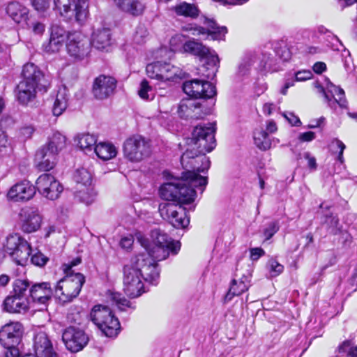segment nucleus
I'll return each instance as SVG.
<instances>
[{
    "instance_id": "1",
    "label": "nucleus",
    "mask_w": 357,
    "mask_h": 357,
    "mask_svg": "<svg viewBox=\"0 0 357 357\" xmlns=\"http://www.w3.org/2000/svg\"><path fill=\"white\" fill-rule=\"evenodd\" d=\"M215 131L213 123L194 128L190 137L185 139L186 149L181 157V163L186 171L180 178L160 187L159 192L162 199L183 204L195 201L197 196L195 188L205 187L207 184V178L199 173L208 170L210 167V160L205 154L215 147Z\"/></svg>"
},
{
    "instance_id": "2",
    "label": "nucleus",
    "mask_w": 357,
    "mask_h": 357,
    "mask_svg": "<svg viewBox=\"0 0 357 357\" xmlns=\"http://www.w3.org/2000/svg\"><path fill=\"white\" fill-rule=\"evenodd\" d=\"M158 278L159 271L153 260L138 255L123 266V291L130 298L139 297L145 291L144 281L153 283Z\"/></svg>"
},
{
    "instance_id": "3",
    "label": "nucleus",
    "mask_w": 357,
    "mask_h": 357,
    "mask_svg": "<svg viewBox=\"0 0 357 357\" xmlns=\"http://www.w3.org/2000/svg\"><path fill=\"white\" fill-rule=\"evenodd\" d=\"M81 263L80 258H76L70 264L62 266L65 276L59 280L54 287V295L62 303H68L76 298L85 282L84 275L74 273L73 267Z\"/></svg>"
},
{
    "instance_id": "4",
    "label": "nucleus",
    "mask_w": 357,
    "mask_h": 357,
    "mask_svg": "<svg viewBox=\"0 0 357 357\" xmlns=\"http://www.w3.org/2000/svg\"><path fill=\"white\" fill-rule=\"evenodd\" d=\"M54 8L67 22L83 24L89 15L87 0H54Z\"/></svg>"
},
{
    "instance_id": "5",
    "label": "nucleus",
    "mask_w": 357,
    "mask_h": 357,
    "mask_svg": "<svg viewBox=\"0 0 357 357\" xmlns=\"http://www.w3.org/2000/svg\"><path fill=\"white\" fill-rule=\"evenodd\" d=\"M91 321L107 337H114L120 329L119 319L112 311L106 305H95L90 313Z\"/></svg>"
},
{
    "instance_id": "6",
    "label": "nucleus",
    "mask_w": 357,
    "mask_h": 357,
    "mask_svg": "<svg viewBox=\"0 0 357 357\" xmlns=\"http://www.w3.org/2000/svg\"><path fill=\"white\" fill-rule=\"evenodd\" d=\"M123 155L132 162H139L150 154L148 142L140 135H133L128 138L123 144Z\"/></svg>"
},
{
    "instance_id": "7",
    "label": "nucleus",
    "mask_w": 357,
    "mask_h": 357,
    "mask_svg": "<svg viewBox=\"0 0 357 357\" xmlns=\"http://www.w3.org/2000/svg\"><path fill=\"white\" fill-rule=\"evenodd\" d=\"M158 210L161 217L175 228H185L189 225L190 219L187 216L185 208L181 204L162 203L159 205Z\"/></svg>"
},
{
    "instance_id": "8",
    "label": "nucleus",
    "mask_w": 357,
    "mask_h": 357,
    "mask_svg": "<svg viewBox=\"0 0 357 357\" xmlns=\"http://www.w3.org/2000/svg\"><path fill=\"white\" fill-rule=\"evenodd\" d=\"M204 26L189 24L182 26V30L192 36L211 37L213 40H221L227 33L225 26H218L213 20L206 19Z\"/></svg>"
},
{
    "instance_id": "9",
    "label": "nucleus",
    "mask_w": 357,
    "mask_h": 357,
    "mask_svg": "<svg viewBox=\"0 0 357 357\" xmlns=\"http://www.w3.org/2000/svg\"><path fill=\"white\" fill-rule=\"evenodd\" d=\"M66 47L67 53L70 58L75 61H81L89 54L90 43L83 33L77 31H73Z\"/></svg>"
},
{
    "instance_id": "10",
    "label": "nucleus",
    "mask_w": 357,
    "mask_h": 357,
    "mask_svg": "<svg viewBox=\"0 0 357 357\" xmlns=\"http://www.w3.org/2000/svg\"><path fill=\"white\" fill-rule=\"evenodd\" d=\"M73 31H68L60 23H54L50 26V36L48 42L43 44V50L46 53L59 52L67 43Z\"/></svg>"
},
{
    "instance_id": "11",
    "label": "nucleus",
    "mask_w": 357,
    "mask_h": 357,
    "mask_svg": "<svg viewBox=\"0 0 357 357\" xmlns=\"http://www.w3.org/2000/svg\"><path fill=\"white\" fill-rule=\"evenodd\" d=\"M183 52L205 59L206 64L211 68L213 76L214 75L219 63L218 56L214 51L195 40H190L183 44Z\"/></svg>"
},
{
    "instance_id": "12",
    "label": "nucleus",
    "mask_w": 357,
    "mask_h": 357,
    "mask_svg": "<svg viewBox=\"0 0 357 357\" xmlns=\"http://www.w3.org/2000/svg\"><path fill=\"white\" fill-rule=\"evenodd\" d=\"M36 189L45 198L50 200L57 199L63 192L60 182L50 174H43L36 180Z\"/></svg>"
},
{
    "instance_id": "13",
    "label": "nucleus",
    "mask_w": 357,
    "mask_h": 357,
    "mask_svg": "<svg viewBox=\"0 0 357 357\" xmlns=\"http://www.w3.org/2000/svg\"><path fill=\"white\" fill-rule=\"evenodd\" d=\"M22 75V82L38 86L39 91L46 92L50 86V77L33 63L24 65Z\"/></svg>"
},
{
    "instance_id": "14",
    "label": "nucleus",
    "mask_w": 357,
    "mask_h": 357,
    "mask_svg": "<svg viewBox=\"0 0 357 357\" xmlns=\"http://www.w3.org/2000/svg\"><path fill=\"white\" fill-rule=\"evenodd\" d=\"M135 236L137 241L146 250L145 253H141L140 255H144L146 257L153 260L157 268L156 261L164 260L172 253V247L167 244H162V245H151L149 240L141 232H137Z\"/></svg>"
},
{
    "instance_id": "15",
    "label": "nucleus",
    "mask_w": 357,
    "mask_h": 357,
    "mask_svg": "<svg viewBox=\"0 0 357 357\" xmlns=\"http://www.w3.org/2000/svg\"><path fill=\"white\" fill-rule=\"evenodd\" d=\"M183 90L195 98H211L216 94L215 86L209 82L197 79L184 82Z\"/></svg>"
},
{
    "instance_id": "16",
    "label": "nucleus",
    "mask_w": 357,
    "mask_h": 357,
    "mask_svg": "<svg viewBox=\"0 0 357 357\" xmlns=\"http://www.w3.org/2000/svg\"><path fill=\"white\" fill-rule=\"evenodd\" d=\"M62 340L67 349L78 352L86 345L89 338L82 330L70 326L63 331Z\"/></svg>"
},
{
    "instance_id": "17",
    "label": "nucleus",
    "mask_w": 357,
    "mask_h": 357,
    "mask_svg": "<svg viewBox=\"0 0 357 357\" xmlns=\"http://www.w3.org/2000/svg\"><path fill=\"white\" fill-rule=\"evenodd\" d=\"M19 220L22 230L29 234L40 228L43 217L38 208L26 207L20 211Z\"/></svg>"
},
{
    "instance_id": "18",
    "label": "nucleus",
    "mask_w": 357,
    "mask_h": 357,
    "mask_svg": "<svg viewBox=\"0 0 357 357\" xmlns=\"http://www.w3.org/2000/svg\"><path fill=\"white\" fill-rule=\"evenodd\" d=\"M22 326L19 322H12L0 331V342L4 347H16L22 336Z\"/></svg>"
},
{
    "instance_id": "19",
    "label": "nucleus",
    "mask_w": 357,
    "mask_h": 357,
    "mask_svg": "<svg viewBox=\"0 0 357 357\" xmlns=\"http://www.w3.org/2000/svg\"><path fill=\"white\" fill-rule=\"evenodd\" d=\"M116 86V79L110 76L100 75L93 82V93L99 100H103L113 94Z\"/></svg>"
},
{
    "instance_id": "20",
    "label": "nucleus",
    "mask_w": 357,
    "mask_h": 357,
    "mask_svg": "<svg viewBox=\"0 0 357 357\" xmlns=\"http://www.w3.org/2000/svg\"><path fill=\"white\" fill-rule=\"evenodd\" d=\"M36 194V188L29 181H23L12 186L7 193L9 199L18 201H27L31 199Z\"/></svg>"
},
{
    "instance_id": "21",
    "label": "nucleus",
    "mask_w": 357,
    "mask_h": 357,
    "mask_svg": "<svg viewBox=\"0 0 357 357\" xmlns=\"http://www.w3.org/2000/svg\"><path fill=\"white\" fill-rule=\"evenodd\" d=\"M34 357H57L52 344L47 335L40 331L36 334L33 339Z\"/></svg>"
},
{
    "instance_id": "22",
    "label": "nucleus",
    "mask_w": 357,
    "mask_h": 357,
    "mask_svg": "<svg viewBox=\"0 0 357 357\" xmlns=\"http://www.w3.org/2000/svg\"><path fill=\"white\" fill-rule=\"evenodd\" d=\"M178 113L181 118L186 119H200L205 115L201 103L192 99L182 100L180 102Z\"/></svg>"
},
{
    "instance_id": "23",
    "label": "nucleus",
    "mask_w": 357,
    "mask_h": 357,
    "mask_svg": "<svg viewBox=\"0 0 357 357\" xmlns=\"http://www.w3.org/2000/svg\"><path fill=\"white\" fill-rule=\"evenodd\" d=\"M28 297H20L14 294L8 296L3 303V310L10 313H24L29 308Z\"/></svg>"
},
{
    "instance_id": "24",
    "label": "nucleus",
    "mask_w": 357,
    "mask_h": 357,
    "mask_svg": "<svg viewBox=\"0 0 357 357\" xmlns=\"http://www.w3.org/2000/svg\"><path fill=\"white\" fill-rule=\"evenodd\" d=\"M29 294L33 302L45 305L51 298L52 289L49 282L36 283L29 289Z\"/></svg>"
},
{
    "instance_id": "25",
    "label": "nucleus",
    "mask_w": 357,
    "mask_h": 357,
    "mask_svg": "<svg viewBox=\"0 0 357 357\" xmlns=\"http://www.w3.org/2000/svg\"><path fill=\"white\" fill-rule=\"evenodd\" d=\"M17 99L20 104L28 105L36 98L38 88L32 84L20 82L17 85Z\"/></svg>"
},
{
    "instance_id": "26",
    "label": "nucleus",
    "mask_w": 357,
    "mask_h": 357,
    "mask_svg": "<svg viewBox=\"0 0 357 357\" xmlns=\"http://www.w3.org/2000/svg\"><path fill=\"white\" fill-rule=\"evenodd\" d=\"M152 244L157 245H162L167 244L172 247V254L175 255L180 250L181 244L178 241H172L169 236L160 230V229H153L151 231Z\"/></svg>"
},
{
    "instance_id": "27",
    "label": "nucleus",
    "mask_w": 357,
    "mask_h": 357,
    "mask_svg": "<svg viewBox=\"0 0 357 357\" xmlns=\"http://www.w3.org/2000/svg\"><path fill=\"white\" fill-rule=\"evenodd\" d=\"M56 155L43 148L40 149L36 154L38 168L43 171H50L53 169L56 162Z\"/></svg>"
},
{
    "instance_id": "28",
    "label": "nucleus",
    "mask_w": 357,
    "mask_h": 357,
    "mask_svg": "<svg viewBox=\"0 0 357 357\" xmlns=\"http://www.w3.org/2000/svg\"><path fill=\"white\" fill-rule=\"evenodd\" d=\"M320 209L322 213H324L326 217L325 224L328 226V229L334 235H337L342 231V226L340 224L339 218L336 215H333L328 211L331 208V205L326 202L320 204Z\"/></svg>"
},
{
    "instance_id": "29",
    "label": "nucleus",
    "mask_w": 357,
    "mask_h": 357,
    "mask_svg": "<svg viewBox=\"0 0 357 357\" xmlns=\"http://www.w3.org/2000/svg\"><path fill=\"white\" fill-rule=\"evenodd\" d=\"M114 1L121 11L134 16L141 15L144 8L141 0H114Z\"/></svg>"
},
{
    "instance_id": "30",
    "label": "nucleus",
    "mask_w": 357,
    "mask_h": 357,
    "mask_svg": "<svg viewBox=\"0 0 357 357\" xmlns=\"http://www.w3.org/2000/svg\"><path fill=\"white\" fill-rule=\"evenodd\" d=\"M95 153L98 158L103 161L109 160L117 155V148L111 142H101L95 146Z\"/></svg>"
},
{
    "instance_id": "31",
    "label": "nucleus",
    "mask_w": 357,
    "mask_h": 357,
    "mask_svg": "<svg viewBox=\"0 0 357 357\" xmlns=\"http://www.w3.org/2000/svg\"><path fill=\"white\" fill-rule=\"evenodd\" d=\"M6 13L16 23H21L28 19L29 9L18 2H11L7 6Z\"/></svg>"
},
{
    "instance_id": "32",
    "label": "nucleus",
    "mask_w": 357,
    "mask_h": 357,
    "mask_svg": "<svg viewBox=\"0 0 357 357\" xmlns=\"http://www.w3.org/2000/svg\"><path fill=\"white\" fill-rule=\"evenodd\" d=\"M111 31L107 28H99L92 35V45L98 50H105L110 45Z\"/></svg>"
},
{
    "instance_id": "33",
    "label": "nucleus",
    "mask_w": 357,
    "mask_h": 357,
    "mask_svg": "<svg viewBox=\"0 0 357 357\" xmlns=\"http://www.w3.org/2000/svg\"><path fill=\"white\" fill-rule=\"evenodd\" d=\"M97 140L96 135L89 133L78 134L75 138L76 144L86 153L93 152Z\"/></svg>"
},
{
    "instance_id": "34",
    "label": "nucleus",
    "mask_w": 357,
    "mask_h": 357,
    "mask_svg": "<svg viewBox=\"0 0 357 357\" xmlns=\"http://www.w3.org/2000/svg\"><path fill=\"white\" fill-rule=\"evenodd\" d=\"M66 146V137L59 132H55L49 138L48 142L42 148L47 151L58 154Z\"/></svg>"
},
{
    "instance_id": "35",
    "label": "nucleus",
    "mask_w": 357,
    "mask_h": 357,
    "mask_svg": "<svg viewBox=\"0 0 357 357\" xmlns=\"http://www.w3.org/2000/svg\"><path fill=\"white\" fill-rule=\"evenodd\" d=\"M172 10L178 16L195 18L199 15V9L195 4L186 2L180 3L172 8Z\"/></svg>"
},
{
    "instance_id": "36",
    "label": "nucleus",
    "mask_w": 357,
    "mask_h": 357,
    "mask_svg": "<svg viewBox=\"0 0 357 357\" xmlns=\"http://www.w3.org/2000/svg\"><path fill=\"white\" fill-rule=\"evenodd\" d=\"M74 180L77 183L76 189L90 187L93 181L92 173L89 169L79 168L75 172Z\"/></svg>"
},
{
    "instance_id": "37",
    "label": "nucleus",
    "mask_w": 357,
    "mask_h": 357,
    "mask_svg": "<svg viewBox=\"0 0 357 357\" xmlns=\"http://www.w3.org/2000/svg\"><path fill=\"white\" fill-rule=\"evenodd\" d=\"M326 91L330 98H334L335 102L341 107H345L347 106V101L344 96V91L340 87L333 84L330 80L326 79Z\"/></svg>"
},
{
    "instance_id": "38",
    "label": "nucleus",
    "mask_w": 357,
    "mask_h": 357,
    "mask_svg": "<svg viewBox=\"0 0 357 357\" xmlns=\"http://www.w3.org/2000/svg\"><path fill=\"white\" fill-rule=\"evenodd\" d=\"M25 241L26 240L18 234H9L6 237V242L3 244L5 253L11 257L15 254V251L17 250L21 244H22V242Z\"/></svg>"
},
{
    "instance_id": "39",
    "label": "nucleus",
    "mask_w": 357,
    "mask_h": 357,
    "mask_svg": "<svg viewBox=\"0 0 357 357\" xmlns=\"http://www.w3.org/2000/svg\"><path fill=\"white\" fill-rule=\"evenodd\" d=\"M31 247L26 241L15 251V254L10 257L17 264L24 266L28 261L31 254Z\"/></svg>"
},
{
    "instance_id": "40",
    "label": "nucleus",
    "mask_w": 357,
    "mask_h": 357,
    "mask_svg": "<svg viewBox=\"0 0 357 357\" xmlns=\"http://www.w3.org/2000/svg\"><path fill=\"white\" fill-rule=\"evenodd\" d=\"M68 106V97L65 90L59 91L56 96L52 107V113L54 116H59L63 114Z\"/></svg>"
},
{
    "instance_id": "41",
    "label": "nucleus",
    "mask_w": 357,
    "mask_h": 357,
    "mask_svg": "<svg viewBox=\"0 0 357 357\" xmlns=\"http://www.w3.org/2000/svg\"><path fill=\"white\" fill-rule=\"evenodd\" d=\"M254 141L255 145L262 151H266L271 147L272 142L267 132L262 130H257L254 132Z\"/></svg>"
},
{
    "instance_id": "42",
    "label": "nucleus",
    "mask_w": 357,
    "mask_h": 357,
    "mask_svg": "<svg viewBox=\"0 0 357 357\" xmlns=\"http://www.w3.org/2000/svg\"><path fill=\"white\" fill-rule=\"evenodd\" d=\"M96 196V193L92 186L76 189L75 197L86 205L93 202Z\"/></svg>"
},
{
    "instance_id": "43",
    "label": "nucleus",
    "mask_w": 357,
    "mask_h": 357,
    "mask_svg": "<svg viewBox=\"0 0 357 357\" xmlns=\"http://www.w3.org/2000/svg\"><path fill=\"white\" fill-rule=\"evenodd\" d=\"M165 63L157 61L149 63L146 68L147 75L151 79H155L162 81L164 72Z\"/></svg>"
},
{
    "instance_id": "44",
    "label": "nucleus",
    "mask_w": 357,
    "mask_h": 357,
    "mask_svg": "<svg viewBox=\"0 0 357 357\" xmlns=\"http://www.w3.org/2000/svg\"><path fill=\"white\" fill-rule=\"evenodd\" d=\"M182 76V70L178 67L165 63L162 81L173 80L174 78H181Z\"/></svg>"
},
{
    "instance_id": "45",
    "label": "nucleus",
    "mask_w": 357,
    "mask_h": 357,
    "mask_svg": "<svg viewBox=\"0 0 357 357\" xmlns=\"http://www.w3.org/2000/svg\"><path fill=\"white\" fill-rule=\"evenodd\" d=\"M261 65L263 69L268 72H274L279 70L278 59L270 53H265L262 56Z\"/></svg>"
},
{
    "instance_id": "46",
    "label": "nucleus",
    "mask_w": 357,
    "mask_h": 357,
    "mask_svg": "<svg viewBox=\"0 0 357 357\" xmlns=\"http://www.w3.org/2000/svg\"><path fill=\"white\" fill-rule=\"evenodd\" d=\"M29 286L28 280L17 279L13 283V294L20 297H27V290Z\"/></svg>"
},
{
    "instance_id": "47",
    "label": "nucleus",
    "mask_w": 357,
    "mask_h": 357,
    "mask_svg": "<svg viewBox=\"0 0 357 357\" xmlns=\"http://www.w3.org/2000/svg\"><path fill=\"white\" fill-rule=\"evenodd\" d=\"M248 289V285L243 280H233L227 298L231 299L234 296H239Z\"/></svg>"
},
{
    "instance_id": "48",
    "label": "nucleus",
    "mask_w": 357,
    "mask_h": 357,
    "mask_svg": "<svg viewBox=\"0 0 357 357\" xmlns=\"http://www.w3.org/2000/svg\"><path fill=\"white\" fill-rule=\"evenodd\" d=\"M109 296L110 301L114 303L120 310H126V308L134 309L131 303L125 298L121 297L119 293L109 292Z\"/></svg>"
},
{
    "instance_id": "49",
    "label": "nucleus",
    "mask_w": 357,
    "mask_h": 357,
    "mask_svg": "<svg viewBox=\"0 0 357 357\" xmlns=\"http://www.w3.org/2000/svg\"><path fill=\"white\" fill-rule=\"evenodd\" d=\"M255 61V57L254 56L248 55L244 56L238 66V75L240 77L247 75Z\"/></svg>"
},
{
    "instance_id": "50",
    "label": "nucleus",
    "mask_w": 357,
    "mask_h": 357,
    "mask_svg": "<svg viewBox=\"0 0 357 357\" xmlns=\"http://www.w3.org/2000/svg\"><path fill=\"white\" fill-rule=\"evenodd\" d=\"M268 275L275 278L280 275L284 271V266L274 259H270L266 264Z\"/></svg>"
},
{
    "instance_id": "51",
    "label": "nucleus",
    "mask_w": 357,
    "mask_h": 357,
    "mask_svg": "<svg viewBox=\"0 0 357 357\" xmlns=\"http://www.w3.org/2000/svg\"><path fill=\"white\" fill-rule=\"evenodd\" d=\"M138 95L144 100H151L153 98L154 93L152 87L149 85L147 80L144 79L141 82L138 90Z\"/></svg>"
},
{
    "instance_id": "52",
    "label": "nucleus",
    "mask_w": 357,
    "mask_h": 357,
    "mask_svg": "<svg viewBox=\"0 0 357 357\" xmlns=\"http://www.w3.org/2000/svg\"><path fill=\"white\" fill-rule=\"evenodd\" d=\"M338 352L340 354L347 357H357V347L352 346L349 341L344 342L338 347Z\"/></svg>"
},
{
    "instance_id": "53",
    "label": "nucleus",
    "mask_w": 357,
    "mask_h": 357,
    "mask_svg": "<svg viewBox=\"0 0 357 357\" xmlns=\"http://www.w3.org/2000/svg\"><path fill=\"white\" fill-rule=\"evenodd\" d=\"M186 36L183 34H176L169 40L170 47L172 51L176 52L183 50V45L185 43Z\"/></svg>"
},
{
    "instance_id": "54",
    "label": "nucleus",
    "mask_w": 357,
    "mask_h": 357,
    "mask_svg": "<svg viewBox=\"0 0 357 357\" xmlns=\"http://www.w3.org/2000/svg\"><path fill=\"white\" fill-rule=\"evenodd\" d=\"M346 146L344 144L338 139H334L331 144V149L333 153H337V159L341 162H343V152Z\"/></svg>"
},
{
    "instance_id": "55",
    "label": "nucleus",
    "mask_w": 357,
    "mask_h": 357,
    "mask_svg": "<svg viewBox=\"0 0 357 357\" xmlns=\"http://www.w3.org/2000/svg\"><path fill=\"white\" fill-rule=\"evenodd\" d=\"M33 8L40 14L46 13L50 7V0H30Z\"/></svg>"
},
{
    "instance_id": "56",
    "label": "nucleus",
    "mask_w": 357,
    "mask_h": 357,
    "mask_svg": "<svg viewBox=\"0 0 357 357\" xmlns=\"http://www.w3.org/2000/svg\"><path fill=\"white\" fill-rule=\"evenodd\" d=\"M149 36L148 31L144 26L140 25L136 29L133 36L134 41L137 44H142L146 41Z\"/></svg>"
},
{
    "instance_id": "57",
    "label": "nucleus",
    "mask_w": 357,
    "mask_h": 357,
    "mask_svg": "<svg viewBox=\"0 0 357 357\" xmlns=\"http://www.w3.org/2000/svg\"><path fill=\"white\" fill-rule=\"evenodd\" d=\"M279 225L277 222H270L264 230L266 240H269L278 231Z\"/></svg>"
},
{
    "instance_id": "58",
    "label": "nucleus",
    "mask_w": 357,
    "mask_h": 357,
    "mask_svg": "<svg viewBox=\"0 0 357 357\" xmlns=\"http://www.w3.org/2000/svg\"><path fill=\"white\" fill-rule=\"evenodd\" d=\"M48 258L40 252L33 255L31 257V261L33 264L42 267L46 264Z\"/></svg>"
},
{
    "instance_id": "59",
    "label": "nucleus",
    "mask_w": 357,
    "mask_h": 357,
    "mask_svg": "<svg viewBox=\"0 0 357 357\" xmlns=\"http://www.w3.org/2000/svg\"><path fill=\"white\" fill-rule=\"evenodd\" d=\"M275 56L282 61H287L291 57V53L286 46L281 47L275 51Z\"/></svg>"
},
{
    "instance_id": "60",
    "label": "nucleus",
    "mask_w": 357,
    "mask_h": 357,
    "mask_svg": "<svg viewBox=\"0 0 357 357\" xmlns=\"http://www.w3.org/2000/svg\"><path fill=\"white\" fill-rule=\"evenodd\" d=\"M278 109H280V107L275 103L271 102H265L262 107V112L266 116L271 115Z\"/></svg>"
},
{
    "instance_id": "61",
    "label": "nucleus",
    "mask_w": 357,
    "mask_h": 357,
    "mask_svg": "<svg viewBox=\"0 0 357 357\" xmlns=\"http://www.w3.org/2000/svg\"><path fill=\"white\" fill-rule=\"evenodd\" d=\"M29 29L36 35H42L45 30V25L40 22H33L31 25L29 26Z\"/></svg>"
},
{
    "instance_id": "62",
    "label": "nucleus",
    "mask_w": 357,
    "mask_h": 357,
    "mask_svg": "<svg viewBox=\"0 0 357 357\" xmlns=\"http://www.w3.org/2000/svg\"><path fill=\"white\" fill-rule=\"evenodd\" d=\"M134 242V238L132 235L123 236L121 238L119 245L123 249L129 250L132 248Z\"/></svg>"
},
{
    "instance_id": "63",
    "label": "nucleus",
    "mask_w": 357,
    "mask_h": 357,
    "mask_svg": "<svg viewBox=\"0 0 357 357\" xmlns=\"http://www.w3.org/2000/svg\"><path fill=\"white\" fill-rule=\"evenodd\" d=\"M282 116L289 121V123L294 126H299L301 122L298 116L291 112H284Z\"/></svg>"
},
{
    "instance_id": "64",
    "label": "nucleus",
    "mask_w": 357,
    "mask_h": 357,
    "mask_svg": "<svg viewBox=\"0 0 357 357\" xmlns=\"http://www.w3.org/2000/svg\"><path fill=\"white\" fill-rule=\"evenodd\" d=\"M250 259L257 261L261 257L265 255V251L261 248H253L250 250Z\"/></svg>"
}]
</instances>
